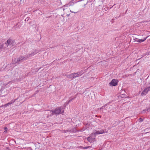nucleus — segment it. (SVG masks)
Instances as JSON below:
<instances>
[{"mask_svg":"<svg viewBox=\"0 0 150 150\" xmlns=\"http://www.w3.org/2000/svg\"><path fill=\"white\" fill-rule=\"evenodd\" d=\"M7 76H5V77H7Z\"/></svg>","mask_w":150,"mask_h":150,"instance_id":"28","label":"nucleus"},{"mask_svg":"<svg viewBox=\"0 0 150 150\" xmlns=\"http://www.w3.org/2000/svg\"><path fill=\"white\" fill-rule=\"evenodd\" d=\"M41 0H35V1H36L37 2H39Z\"/></svg>","mask_w":150,"mask_h":150,"instance_id":"22","label":"nucleus"},{"mask_svg":"<svg viewBox=\"0 0 150 150\" xmlns=\"http://www.w3.org/2000/svg\"><path fill=\"white\" fill-rule=\"evenodd\" d=\"M73 78H74L79 77L80 76L78 72L76 73H73Z\"/></svg>","mask_w":150,"mask_h":150,"instance_id":"11","label":"nucleus"},{"mask_svg":"<svg viewBox=\"0 0 150 150\" xmlns=\"http://www.w3.org/2000/svg\"><path fill=\"white\" fill-rule=\"evenodd\" d=\"M7 132V130H5L4 131V132Z\"/></svg>","mask_w":150,"mask_h":150,"instance_id":"27","label":"nucleus"},{"mask_svg":"<svg viewBox=\"0 0 150 150\" xmlns=\"http://www.w3.org/2000/svg\"><path fill=\"white\" fill-rule=\"evenodd\" d=\"M70 12H71V13H77V12H74V11H73L71 10L70 11Z\"/></svg>","mask_w":150,"mask_h":150,"instance_id":"23","label":"nucleus"},{"mask_svg":"<svg viewBox=\"0 0 150 150\" xmlns=\"http://www.w3.org/2000/svg\"><path fill=\"white\" fill-rule=\"evenodd\" d=\"M13 63L16 64L17 63L18 64H19V63L18 62L17 58H15L13 60Z\"/></svg>","mask_w":150,"mask_h":150,"instance_id":"12","label":"nucleus"},{"mask_svg":"<svg viewBox=\"0 0 150 150\" xmlns=\"http://www.w3.org/2000/svg\"><path fill=\"white\" fill-rule=\"evenodd\" d=\"M91 148V147L90 146H88L83 147V149H87L88 148Z\"/></svg>","mask_w":150,"mask_h":150,"instance_id":"18","label":"nucleus"},{"mask_svg":"<svg viewBox=\"0 0 150 150\" xmlns=\"http://www.w3.org/2000/svg\"><path fill=\"white\" fill-rule=\"evenodd\" d=\"M1 45L3 49H5L7 48L8 49L9 48V46L6 42H5L3 45Z\"/></svg>","mask_w":150,"mask_h":150,"instance_id":"9","label":"nucleus"},{"mask_svg":"<svg viewBox=\"0 0 150 150\" xmlns=\"http://www.w3.org/2000/svg\"><path fill=\"white\" fill-rule=\"evenodd\" d=\"M78 73H79V74L81 76L84 73V71L83 70H82L78 72Z\"/></svg>","mask_w":150,"mask_h":150,"instance_id":"15","label":"nucleus"},{"mask_svg":"<svg viewBox=\"0 0 150 150\" xmlns=\"http://www.w3.org/2000/svg\"><path fill=\"white\" fill-rule=\"evenodd\" d=\"M74 98H72L71 99H70L66 103H65L64 104V106L63 107V108L64 109V107H65L67 104H68L71 101L73 100H74Z\"/></svg>","mask_w":150,"mask_h":150,"instance_id":"14","label":"nucleus"},{"mask_svg":"<svg viewBox=\"0 0 150 150\" xmlns=\"http://www.w3.org/2000/svg\"><path fill=\"white\" fill-rule=\"evenodd\" d=\"M64 109L63 107L62 106L61 107H58L57 108L54 110L50 111V112H52V113L50 115H54L59 114L61 112L62 113L64 112V110H62Z\"/></svg>","mask_w":150,"mask_h":150,"instance_id":"1","label":"nucleus"},{"mask_svg":"<svg viewBox=\"0 0 150 150\" xmlns=\"http://www.w3.org/2000/svg\"><path fill=\"white\" fill-rule=\"evenodd\" d=\"M139 122H142L143 121V120L141 118H140L139 119Z\"/></svg>","mask_w":150,"mask_h":150,"instance_id":"19","label":"nucleus"},{"mask_svg":"<svg viewBox=\"0 0 150 150\" xmlns=\"http://www.w3.org/2000/svg\"><path fill=\"white\" fill-rule=\"evenodd\" d=\"M118 82L116 80L113 79L109 83V84L111 86H115L117 85Z\"/></svg>","mask_w":150,"mask_h":150,"instance_id":"5","label":"nucleus"},{"mask_svg":"<svg viewBox=\"0 0 150 150\" xmlns=\"http://www.w3.org/2000/svg\"><path fill=\"white\" fill-rule=\"evenodd\" d=\"M68 6H69L68 4H67V5H65L64 6V7H68Z\"/></svg>","mask_w":150,"mask_h":150,"instance_id":"25","label":"nucleus"},{"mask_svg":"<svg viewBox=\"0 0 150 150\" xmlns=\"http://www.w3.org/2000/svg\"><path fill=\"white\" fill-rule=\"evenodd\" d=\"M107 105V104H105L104 106H102L101 108H100L99 109L101 110V109H103L105 108Z\"/></svg>","mask_w":150,"mask_h":150,"instance_id":"16","label":"nucleus"},{"mask_svg":"<svg viewBox=\"0 0 150 150\" xmlns=\"http://www.w3.org/2000/svg\"><path fill=\"white\" fill-rule=\"evenodd\" d=\"M7 43L9 46L8 48H11L12 46H14L15 44V42L12 40L10 38L8 40Z\"/></svg>","mask_w":150,"mask_h":150,"instance_id":"3","label":"nucleus"},{"mask_svg":"<svg viewBox=\"0 0 150 150\" xmlns=\"http://www.w3.org/2000/svg\"><path fill=\"white\" fill-rule=\"evenodd\" d=\"M95 136L94 135H92V133L91 134V135L89 137L87 138V140L90 142H93L95 139Z\"/></svg>","mask_w":150,"mask_h":150,"instance_id":"6","label":"nucleus"},{"mask_svg":"<svg viewBox=\"0 0 150 150\" xmlns=\"http://www.w3.org/2000/svg\"><path fill=\"white\" fill-rule=\"evenodd\" d=\"M147 38V37H146V38H144V39H137L136 41L139 42H142L146 40Z\"/></svg>","mask_w":150,"mask_h":150,"instance_id":"10","label":"nucleus"},{"mask_svg":"<svg viewBox=\"0 0 150 150\" xmlns=\"http://www.w3.org/2000/svg\"><path fill=\"white\" fill-rule=\"evenodd\" d=\"M149 91H150V86L147 87L144 89L142 92L141 95L142 96L145 95Z\"/></svg>","mask_w":150,"mask_h":150,"instance_id":"8","label":"nucleus"},{"mask_svg":"<svg viewBox=\"0 0 150 150\" xmlns=\"http://www.w3.org/2000/svg\"><path fill=\"white\" fill-rule=\"evenodd\" d=\"M4 129L5 130H7V127H4Z\"/></svg>","mask_w":150,"mask_h":150,"instance_id":"24","label":"nucleus"},{"mask_svg":"<svg viewBox=\"0 0 150 150\" xmlns=\"http://www.w3.org/2000/svg\"><path fill=\"white\" fill-rule=\"evenodd\" d=\"M73 73L71 74L68 75L67 76V77L69 79H72L74 78H73Z\"/></svg>","mask_w":150,"mask_h":150,"instance_id":"13","label":"nucleus"},{"mask_svg":"<svg viewBox=\"0 0 150 150\" xmlns=\"http://www.w3.org/2000/svg\"><path fill=\"white\" fill-rule=\"evenodd\" d=\"M104 132L103 130L102 129L100 130H96L95 132H94L92 133V135H94L96 137V135L103 134Z\"/></svg>","mask_w":150,"mask_h":150,"instance_id":"4","label":"nucleus"},{"mask_svg":"<svg viewBox=\"0 0 150 150\" xmlns=\"http://www.w3.org/2000/svg\"><path fill=\"white\" fill-rule=\"evenodd\" d=\"M29 19V18H27L25 20H27V21H28Z\"/></svg>","mask_w":150,"mask_h":150,"instance_id":"26","label":"nucleus"},{"mask_svg":"<svg viewBox=\"0 0 150 150\" xmlns=\"http://www.w3.org/2000/svg\"><path fill=\"white\" fill-rule=\"evenodd\" d=\"M10 104H11V103H7V104H5V105H4V106H5V107H6V106H8V105H9Z\"/></svg>","mask_w":150,"mask_h":150,"instance_id":"20","label":"nucleus"},{"mask_svg":"<svg viewBox=\"0 0 150 150\" xmlns=\"http://www.w3.org/2000/svg\"><path fill=\"white\" fill-rule=\"evenodd\" d=\"M3 49L1 45H0V52L2 51V49Z\"/></svg>","mask_w":150,"mask_h":150,"instance_id":"21","label":"nucleus"},{"mask_svg":"<svg viewBox=\"0 0 150 150\" xmlns=\"http://www.w3.org/2000/svg\"><path fill=\"white\" fill-rule=\"evenodd\" d=\"M27 58L26 57V55L25 56H21L19 57L18 58V59L19 64L21 62H23L25 60H26Z\"/></svg>","mask_w":150,"mask_h":150,"instance_id":"7","label":"nucleus"},{"mask_svg":"<svg viewBox=\"0 0 150 150\" xmlns=\"http://www.w3.org/2000/svg\"><path fill=\"white\" fill-rule=\"evenodd\" d=\"M150 110V108L148 109H146L145 110H143V111H142L143 112H144L145 111H146V110H147L148 111H149Z\"/></svg>","mask_w":150,"mask_h":150,"instance_id":"17","label":"nucleus"},{"mask_svg":"<svg viewBox=\"0 0 150 150\" xmlns=\"http://www.w3.org/2000/svg\"><path fill=\"white\" fill-rule=\"evenodd\" d=\"M40 50L38 49L35 50H33L31 51V52L28 53L26 55V57L27 58L29 57H31L33 56L37 53L39 52Z\"/></svg>","mask_w":150,"mask_h":150,"instance_id":"2","label":"nucleus"}]
</instances>
